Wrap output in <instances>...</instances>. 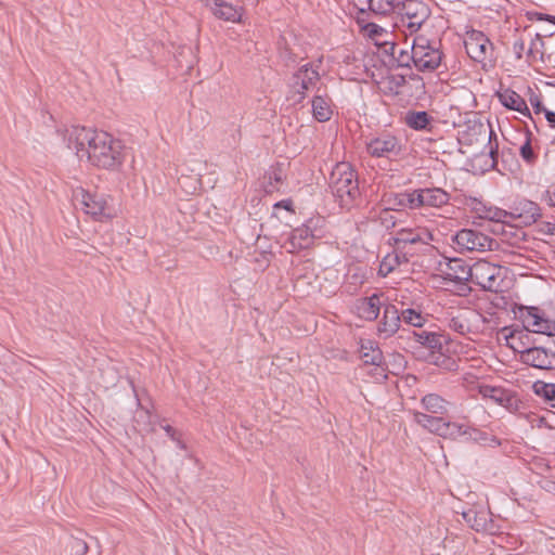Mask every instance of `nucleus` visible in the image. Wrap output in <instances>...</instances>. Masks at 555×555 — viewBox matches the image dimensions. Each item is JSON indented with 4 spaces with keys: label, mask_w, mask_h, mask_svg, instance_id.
I'll return each instance as SVG.
<instances>
[{
    "label": "nucleus",
    "mask_w": 555,
    "mask_h": 555,
    "mask_svg": "<svg viewBox=\"0 0 555 555\" xmlns=\"http://www.w3.org/2000/svg\"><path fill=\"white\" fill-rule=\"evenodd\" d=\"M64 141L80 162L99 169L118 170L126 158L122 142L106 131L72 126L65 130Z\"/></svg>",
    "instance_id": "nucleus-1"
},
{
    "label": "nucleus",
    "mask_w": 555,
    "mask_h": 555,
    "mask_svg": "<svg viewBox=\"0 0 555 555\" xmlns=\"http://www.w3.org/2000/svg\"><path fill=\"white\" fill-rule=\"evenodd\" d=\"M461 268V274H455L454 278L459 281H472L489 292L501 291L504 279L505 269L499 264L491 263L487 260H478L470 267L464 266L462 261H454L451 268Z\"/></svg>",
    "instance_id": "nucleus-2"
},
{
    "label": "nucleus",
    "mask_w": 555,
    "mask_h": 555,
    "mask_svg": "<svg viewBox=\"0 0 555 555\" xmlns=\"http://www.w3.org/2000/svg\"><path fill=\"white\" fill-rule=\"evenodd\" d=\"M73 199L93 221L109 222L117 217V209L106 194L77 188L73 191Z\"/></svg>",
    "instance_id": "nucleus-3"
},
{
    "label": "nucleus",
    "mask_w": 555,
    "mask_h": 555,
    "mask_svg": "<svg viewBox=\"0 0 555 555\" xmlns=\"http://www.w3.org/2000/svg\"><path fill=\"white\" fill-rule=\"evenodd\" d=\"M330 186L341 207H350L359 196L357 175L348 163H338L330 177Z\"/></svg>",
    "instance_id": "nucleus-4"
},
{
    "label": "nucleus",
    "mask_w": 555,
    "mask_h": 555,
    "mask_svg": "<svg viewBox=\"0 0 555 555\" xmlns=\"http://www.w3.org/2000/svg\"><path fill=\"white\" fill-rule=\"evenodd\" d=\"M399 207H408L417 209L420 207L440 208L450 201V195L439 188L421 189L410 193H401L396 195Z\"/></svg>",
    "instance_id": "nucleus-5"
},
{
    "label": "nucleus",
    "mask_w": 555,
    "mask_h": 555,
    "mask_svg": "<svg viewBox=\"0 0 555 555\" xmlns=\"http://www.w3.org/2000/svg\"><path fill=\"white\" fill-rule=\"evenodd\" d=\"M466 387L469 390H477L483 399L490 400L509 412H516L521 408L522 403L518 395L504 387L470 382L468 379H466Z\"/></svg>",
    "instance_id": "nucleus-6"
},
{
    "label": "nucleus",
    "mask_w": 555,
    "mask_h": 555,
    "mask_svg": "<svg viewBox=\"0 0 555 555\" xmlns=\"http://www.w3.org/2000/svg\"><path fill=\"white\" fill-rule=\"evenodd\" d=\"M411 57L414 66L421 72H433L441 63V52L435 42L424 36L413 39Z\"/></svg>",
    "instance_id": "nucleus-7"
},
{
    "label": "nucleus",
    "mask_w": 555,
    "mask_h": 555,
    "mask_svg": "<svg viewBox=\"0 0 555 555\" xmlns=\"http://www.w3.org/2000/svg\"><path fill=\"white\" fill-rule=\"evenodd\" d=\"M453 242L456 244L461 251H479L493 250L496 247V242L487 234L473 230L463 229L459 231Z\"/></svg>",
    "instance_id": "nucleus-8"
},
{
    "label": "nucleus",
    "mask_w": 555,
    "mask_h": 555,
    "mask_svg": "<svg viewBox=\"0 0 555 555\" xmlns=\"http://www.w3.org/2000/svg\"><path fill=\"white\" fill-rule=\"evenodd\" d=\"M399 11L410 34L416 33L430 15L428 7L418 0H404Z\"/></svg>",
    "instance_id": "nucleus-9"
},
{
    "label": "nucleus",
    "mask_w": 555,
    "mask_h": 555,
    "mask_svg": "<svg viewBox=\"0 0 555 555\" xmlns=\"http://www.w3.org/2000/svg\"><path fill=\"white\" fill-rule=\"evenodd\" d=\"M449 326L462 335H478L486 326V319L475 310H464L450 320Z\"/></svg>",
    "instance_id": "nucleus-10"
},
{
    "label": "nucleus",
    "mask_w": 555,
    "mask_h": 555,
    "mask_svg": "<svg viewBox=\"0 0 555 555\" xmlns=\"http://www.w3.org/2000/svg\"><path fill=\"white\" fill-rule=\"evenodd\" d=\"M320 81V75L317 69L309 65H302L294 74L292 80V90L298 95L297 102H300L308 92L313 91Z\"/></svg>",
    "instance_id": "nucleus-11"
},
{
    "label": "nucleus",
    "mask_w": 555,
    "mask_h": 555,
    "mask_svg": "<svg viewBox=\"0 0 555 555\" xmlns=\"http://www.w3.org/2000/svg\"><path fill=\"white\" fill-rule=\"evenodd\" d=\"M521 318L528 331L547 336L555 335V321L546 318L540 309L529 307L522 312Z\"/></svg>",
    "instance_id": "nucleus-12"
},
{
    "label": "nucleus",
    "mask_w": 555,
    "mask_h": 555,
    "mask_svg": "<svg viewBox=\"0 0 555 555\" xmlns=\"http://www.w3.org/2000/svg\"><path fill=\"white\" fill-rule=\"evenodd\" d=\"M464 44L467 54L476 62H483L492 51L490 40L478 30L467 31Z\"/></svg>",
    "instance_id": "nucleus-13"
},
{
    "label": "nucleus",
    "mask_w": 555,
    "mask_h": 555,
    "mask_svg": "<svg viewBox=\"0 0 555 555\" xmlns=\"http://www.w3.org/2000/svg\"><path fill=\"white\" fill-rule=\"evenodd\" d=\"M520 361L540 370L555 369V353L541 347L520 351Z\"/></svg>",
    "instance_id": "nucleus-14"
},
{
    "label": "nucleus",
    "mask_w": 555,
    "mask_h": 555,
    "mask_svg": "<svg viewBox=\"0 0 555 555\" xmlns=\"http://www.w3.org/2000/svg\"><path fill=\"white\" fill-rule=\"evenodd\" d=\"M367 153L373 157H388L398 155L401 152L400 141L390 134L372 139L366 144Z\"/></svg>",
    "instance_id": "nucleus-15"
},
{
    "label": "nucleus",
    "mask_w": 555,
    "mask_h": 555,
    "mask_svg": "<svg viewBox=\"0 0 555 555\" xmlns=\"http://www.w3.org/2000/svg\"><path fill=\"white\" fill-rule=\"evenodd\" d=\"M311 223L312 221H309L307 224L293 230L287 242L284 244V247L287 249V251L295 253L300 249L309 248L313 245L314 240L320 237V235L315 234L312 230Z\"/></svg>",
    "instance_id": "nucleus-16"
},
{
    "label": "nucleus",
    "mask_w": 555,
    "mask_h": 555,
    "mask_svg": "<svg viewBox=\"0 0 555 555\" xmlns=\"http://www.w3.org/2000/svg\"><path fill=\"white\" fill-rule=\"evenodd\" d=\"M203 2L209 7L212 14L220 20L230 23H242L244 8L235 7L225 0H203Z\"/></svg>",
    "instance_id": "nucleus-17"
},
{
    "label": "nucleus",
    "mask_w": 555,
    "mask_h": 555,
    "mask_svg": "<svg viewBox=\"0 0 555 555\" xmlns=\"http://www.w3.org/2000/svg\"><path fill=\"white\" fill-rule=\"evenodd\" d=\"M541 216L542 214L539 205L529 199L519 201L509 212V217L518 219L526 225L534 223Z\"/></svg>",
    "instance_id": "nucleus-18"
},
{
    "label": "nucleus",
    "mask_w": 555,
    "mask_h": 555,
    "mask_svg": "<svg viewBox=\"0 0 555 555\" xmlns=\"http://www.w3.org/2000/svg\"><path fill=\"white\" fill-rule=\"evenodd\" d=\"M430 241H433V234L429 230L425 228H417L415 230L402 229L397 233V236L395 238L396 246L401 248L402 250L405 248L408 244H427Z\"/></svg>",
    "instance_id": "nucleus-19"
},
{
    "label": "nucleus",
    "mask_w": 555,
    "mask_h": 555,
    "mask_svg": "<svg viewBox=\"0 0 555 555\" xmlns=\"http://www.w3.org/2000/svg\"><path fill=\"white\" fill-rule=\"evenodd\" d=\"M286 171L287 169L284 164L272 166L264 176V191L269 194L284 191Z\"/></svg>",
    "instance_id": "nucleus-20"
},
{
    "label": "nucleus",
    "mask_w": 555,
    "mask_h": 555,
    "mask_svg": "<svg viewBox=\"0 0 555 555\" xmlns=\"http://www.w3.org/2000/svg\"><path fill=\"white\" fill-rule=\"evenodd\" d=\"M380 296L377 294L361 298L356 304V312L358 317L367 321L375 320L380 311Z\"/></svg>",
    "instance_id": "nucleus-21"
},
{
    "label": "nucleus",
    "mask_w": 555,
    "mask_h": 555,
    "mask_svg": "<svg viewBox=\"0 0 555 555\" xmlns=\"http://www.w3.org/2000/svg\"><path fill=\"white\" fill-rule=\"evenodd\" d=\"M401 315L395 306L388 305L384 308L383 319L378 325V333L384 337L392 336L400 326Z\"/></svg>",
    "instance_id": "nucleus-22"
},
{
    "label": "nucleus",
    "mask_w": 555,
    "mask_h": 555,
    "mask_svg": "<svg viewBox=\"0 0 555 555\" xmlns=\"http://www.w3.org/2000/svg\"><path fill=\"white\" fill-rule=\"evenodd\" d=\"M409 262V254L403 251L401 248L397 247L392 253L387 254L379 266V273L384 276L388 275L397 268L408 264Z\"/></svg>",
    "instance_id": "nucleus-23"
},
{
    "label": "nucleus",
    "mask_w": 555,
    "mask_h": 555,
    "mask_svg": "<svg viewBox=\"0 0 555 555\" xmlns=\"http://www.w3.org/2000/svg\"><path fill=\"white\" fill-rule=\"evenodd\" d=\"M499 100L503 106L516 111L525 116H530V111L525 100L515 91L505 89L498 93Z\"/></svg>",
    "instance_id": "nucleus-24"
},
{
    "label": "nucleus",
    "mask_w": 555,
    "mask_h": 555,
    "mask_svg": "<svg viewBox=\"0 0 555 555\" xmlns=\"http://www.w3.org/2000/svg\"><path fill=\"white\" fill-rule=\"evenodd\" d=\"M412 415L414 422L417 425L422 426L423 428L427 429L433 434L440 436L446 422L442 417L435 416L434 414L430 415L420 411H413Z\"/></svg>",
    "instance_id": "nucleus-25"
},
{
    "label": "nucleus",
    "mask_w": 555,
    "mask_h": 555,
    "mask_svg": "<svg viewBox=\"0 0 555 555\" xmlns=\"http://www.w3.org/2000/svg\"><path fill=\"white\" fill-rule=\"evenodd\" d=\"M312 115L320 122L331 119L333 115L331 99L323 95H314L312 99Z\"/></svg>",
    "instance_id": "nucleus-26"
},
{
    "label": "nucleus",
    "mask_w": 555,
    "mask_h": 555,
    "mask_svg": "<svg viewBox=\"0 0 555 555\" xmlns=\"http://www.w3.org/2000/svg\"><path fill=\"white\" fill-rule=\"evenodd\" d=\"M422 408L430 414L443 415L448 412V401L436 393H428L421 400Z\"/></svg>",
    "instance_id": "nucleus-27"
},
{
    "label": "nucleus",
    "mask_w": 555,
    "mask_h": 555,
    "mask_svg": "<svg viewBox=\"0 0 555 555\" xmlns=\"http://www.w3.org/2000/svg\"><path fill=\"white\" fill-rule=\"evenodd\" d=\"M532 391L545 404L555 408V384L537 380L532 384Z\"/></svg>",
    "instance_id": "nucleus-28"
},
{
    "label": "nucleus",
    "mask_w": 555,
    "mask_h": 555,
    "mask_svg": "<svg viewBox=\"0 0 555 555\" xmlns=\"http://www.w3.org/2000/svg\"><path fill=\"white\" fill-rule=\"evenodd\" d=\"M360 356L366 364L379 365L383 360L382 351L376 346V344L371 340L361 343Z\"/></svg>",
    "instance_id": "nucleus-29"
},
{
    "label": "nucleus",
    "mask_w": 555,
    "mask_h": 555,
    "mask_svg": "<svg viewBox=\"0 0 555 555\" xmlns=\"http://www.w3.org/2000/svg\"><path fill=\"white\" fill-rule=\"evenodd\" d=\"M411 339L430 350L441 348V337L434 332H413Z\"/></svg>",
    "instance_id": "nucleus-30"
},
{
    "label": "nucleus",
    "mask_w": 555,
    "mask_h": 555,
    "mask_svg": "<svg viewBox=\"0 0 555 555\" xmlns=\"http://www.w3.org/2000/svg\"><path fill=\"white\" fill-rule=\"evenodd\" d=\"M467 430L468 425L446 421L440 437L455 440L460 437H466Z\"/></svg>",
    "instance_id": "nucleus-31"
},
{
    "label": "nucleus",
    "mask_w": 555,
    "mask_h": 555,
    "mask_svg": "<svg viewBox=\"0 0 555 555\" xmlns=\"http://www.w3.org/2000/svg\"><path fill=\"white\" fill-rule=\"evenodd\" d=\"M404 119L410 128L423 130L429 124L430 117L426 112H409Z\"/></svg>",
    "instance_id": "nucleus-32"
},
{
    "label": "nucleus",
    "mask_w": 555,
    "mask_h": 555,
    "mask_svg": "<svg viewBox=\"0 0 555 555\" xmlns=\"http://www.w3.org/2000/svg\"><path fill=\"white\" fill-rule=\"evenodd\" d=\"M179 185L188 193L194 194L196 193L202 185V175L199 172L193 176H184L182 175L178 179Z\"/></svg>",
    "instance_id": "nucleus-33"
},
{
    "label": "nucleus",
    "mask_w": 555,
    "mask_h": 555,
    "mask_svg": "<svg viewBox=\"0 0 555 555\" xmlns=\"http://www.w3.org/2000/svg\"><path fill=\"white\" fill-rule=\"evenodd\" d=\"M544 46L542 37L537 34L529 40V47L527 49V57L529 62H534L537 60H542L543 51L542 48Z\"/></svg>",
    "instance_id": "nucleus-34"
},
{
    "label": "nucleus",
    "mask_w": 555,
    "mask_h": 555,
    "mask_svg": "<svg viewBox=\"0 0 555 555\" xmlns=\"http://www.w3.org/2000/svg\"><path fill=\"white\" fill-rule=\"evenodd\" d=\"M404 0H373L372 7L380 14H389L400 10Z\"/></svg>",
    "instance_id": "nucleus-35"
},
{
    "label": "nucleus",
    "mask_w": 555,
    "mask_h": 555,
    "mask_svg": "<svg viewBox=\"0 0 555 555\" xmlns=\"http://www.w3.org/2000/svg\"><path fill=\"white\" fill-rule=\"evenodd\" d=\"M466 438L481 444H490L496 446L499 441L496 438L488 436L486 433L480 431L479 429L468 426Z\"/></svg>",
    "instance_id": "nucleus-36"
},
{
    "label": "nucleus",
    "mask_w": 555,
    "mask_h": 555,
    "mask_svg": "<svg viewBox=\"0 0 555 555\" xmlns=\"http://www.w3.org/2000/svg\"><path fill=\"white\" fill-rule=\"evenodd\" d=\"M401 320L410 325L422 327L426 322V315L414 309H406L401 312Z\"/></svg>",
    "instance_id": "nucleus-37"
},
{
    "label": "nucleus",
    "mask_w": 555,
    "mask_h": 555,
    "mask_svg": "<svg viewBox=\"0 0 555 555\" xmlns=\"http://www.w3.org/2000/svg\"><path fill=\"white\" fill-rule=\"evenodd\" d=\"M509 216V212L499 209L496 207H489L488 214L486 215L487 220L503 222L505 218Z\"/></svg>",
    "instance_id": "nucleus-38"
},
{
    "label": "nucleus",
    "mask_w": 555,
    "mask_h": 555,
    "mask_svg": "<svg viewBox=\"0 0 555 555\" xmlns=\"http://www.w3.org/2000/svg\"><path fill=\"white\" fill-rule=\"evenodd\" d=\"M520 155L527 163H532L534 160L535 156L529 141L520 147Z\"/></svg>",
    "instance_id": "nucleus-39"
},
{
    "label": "nucleus",
    "mask_w": 555,
    "mask_h": 555,
    "mask_svg": "<svg viewBox=\"0 0 555 555\" xmlns=\"http://www.w3.org/2000/svg\"><path fill=\"white\" fill-rule=\"evenodd\" d=\"M364 30L372 38L379 37L385 31L383 27H380V26H378L377 24H374V23L366 24L364 26Z\"/></svg>",
    "instance_id": "nucleus-40"
},
{
    "label": "nucleus",
    "mask_w": 555,
    "mask_h": 555,
    "mask_svg": "<svg viewBox=\"0 0 555 555\" xmlns=\"http://www.w3.org/2000/svg\"><path fill=\"white\" fill-rule=\"evenodd\" d=\"M490 206H486L483 203L481 202H474L473 203V210L476 212V215L481 218V219H485L486 218V215L488 214V209H489Z\"/></svg>",
    "instance_id": "nucleus-41"
},
{
    "label": "nucleus",
    "mask_w": 555,
    "mask_h": 555,
    "mask_svg": "<svg viewBox=\"0 0 555 555\" xmlns=\"http://www.w3.org/2000/svg\"><path fill=\"white\" fill-rule=\"evenodd\" d=\"M530 104L533 107L535 114L544 113L546 111L538 95H532L530 98Z\"/></svg>",
    "instance_id": "nucleus-42"
},
{
    "label": "nucleus",
    "mask_w": 555,
    "mask_h": 555,
    "mask_svg": "<svg viewBox=\"0 0 555 555\" xmlns=\"http://www.w3.org/2000/svg\"><path fill=\"white\" fill-rule=\"evenodd\" d=\"M539 231L546 235H555V223L542 222L539 227Z\"/></svg>",
    "instance_id": "nucleus-43"
},
{
    "label": "nucleus",
    "mask_w": 555,
    "mask_h": 555,
    "mask_svg": "<svg viewBox=\"0 0 555 555\" xmlns=\"http://www.w3.org/2000/svg\"><path fill=\"white\" fill-rule=\"evenodd\" d=\"M513 49H514V52H515L516 56L518 59H521L522 57V53H524V51L526 49V41L522 38H520L519 40L514 42Z\"/></svg>",
    "instance_id": "nucleus-44"
},
{
    "label": "nucleus",
    "mask_w": 555,
    "mask_h": 555,
    "mask_svg": "<svg viewBox=\"0 0 555 555\" xmlns=\"http://www.w3.org/2000/svg\"><path fill=\"white\" fill-rule=\"evenodd\" d=\"M163 428L172 440L180 442V434L173 427L165 425Z\"/></svg>",
    "instance_id": "nucleus-45"
},
{
    "label": "nucleus",
    "mask_w": 555,
    "mask_h": 555,
    "mask_svg": "<svg viewBox=\"0 0 555 555\" xmlns=\"http://www.w3.org/2000/svg\"><path fill=\"white\" fill-rule=\"evenodd\" d=\"M398 61L402 66H408L412 61L411 53H408L406 51H401L400 55L398 56Z\"/></svg>",
    "instance_id": "nucleus-46"
},
{
    "label": "nucleus",
    "mask_w": 555,
    "mask_h": 555,
    "mask_svg": "<svg viewBox=\"0 0 555 555\" xmlns=\"http://www.w3.org/2000/svg\"><path fill=\"white\" fill-rule=\"evenodd\" d=\"M543 198L551 207H555V191H546Z\"/></svg>",
    "instance_id": "nucleus-47"
},
{
    "label": "nucleus",
    "mask_w": 555,
    "mask_h": 555,
    "mask_svg": "<svg viewBox=\"0 0 555 555\" xmlns=\"http://www.w3.org/2000/svg\"><path fill=\"white\" fill-rule=\"evenodd\" d=\"M454 261H459V260H457V259H454V260H452V261H450V262H449V269H450V271H451V272H449V273H448V275H449V276H450V279H452V280H455V278H454V275H455V274H461V268H459V267H457V268H451V264H452ZM456 281H459V280L456 279Z\"/></svg>",
    "instance_id": "nucleus-48"
},
{
    "label": "nucleus",
    "mask_w": 555,
    "mask_h": 555,
    "mask_svg": "<svg viewBox=\"0 0 555 555\" xmlns=\"http://www.w3.org/2000/svg\"><path fill=\"white\" fill-rule=\"evenodd\" d=\"M545 118L551 127H555V113L552 111L546 109L544 112Z\"/></svg>",
    "instance_id": "nucleus-49"
},
{
    "label": "nucleus",
    "mask_w": 555,
    "mask_h": 555,
    "mask_svg": "<svg viewBox=\"0 0 555 555\" xmlns=\"http://www.w3.org/2000/svg\"><path fill=\"white\" fill-rule=\"evenodd\" d=\"M535 16H537V20H539V21H548V22H552L555 24V16H551V15H546V14H542V13H537Z\"/></svg>",
    "instance_id": "nucleus-50"
},
{
    "label": "nucleus",
    "mask_w": 555,
    "mask_h": 555,
    "mask_svg": "<svg viewBox=\"0 0 555 555\" xmlns=\"http://www.w3.org/2000/svg\"><path fill=\"white\" fill-rule=\"evenodd\" d=\"M292 202L291 201H282L274 205V208H284L291 210Z\"/></svg>",
    "instance_id": "nucleus-51"
},
{
    "label": "nucleus",
    "mask_w": 555,
    "mask_h": 555,
    "mask_svg": "<svg viewBox=\"0 0 555 555\" xmlns=\"http://www.w3.org/2000/svg\"><path fill=\"white\" fill-rule=\"evenodd\" d=\"M490 154H491V157L493 158L494 155L496 154V152L491 149Z\"/></svg>",
    "instance_id": "nucleus-52"
},
{
    "label": "nucleus",
    "mask_w": 555,
    "mask_h": 555,
    "mask_svg": "<svg viewBox=\"0 0 555 555\" xmlns=\"http://www.w3.org/2000/svg\"><path fill=\"white\" fill-rule=\"evenodd\" d=\"M389 209H395V205L387 207L385 210L388 211Z\"/></svg>",
    "instance_id": "nucleus-53"
}]
</instances>
